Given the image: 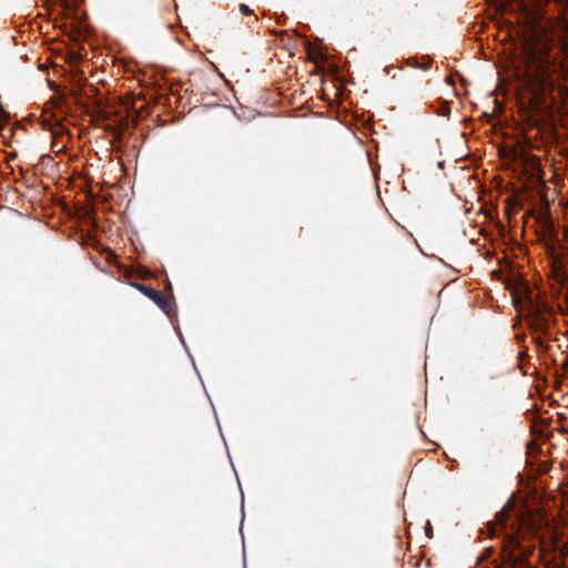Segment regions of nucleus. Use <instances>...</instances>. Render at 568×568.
<instances>
[{
    "mask_svg": "<svg viewBox=\"0 0 568 568\" xmlns=\"http://www.w3.org/2000/svg\"><path fill=\"white\" fill-rule=\"evenodd\" d=\"M565 28H566V31L568 32V24H566Z\"/></svg>",
    "mask_w": 568,
    "mask_h": 568,
    "instance_id": "423d86ee",
    "label": "nucleus"
},
{
    "mask_svg": "<svg viewBox=\"0 0 568 568\" xmlns=\"http://www.w3.org/2000/svg\"><path fill=\"white\" fill-rule=\"evenodd\" d=\"M240 12L244 16H248V14H251L252 11L246 4H241Z\"/></svg>",
    "mask_w": 568,
    "mask_h": 568,
    "instance_id": "39448f33",
    "label": "nucleus"
},
{
    "mask_svg": "<svg viewBox=\"0 0 568 568\" xmlns=\"http://www.w3.org/2000/svg\"><path fill=\"white\" fill-rule=\"evenodd\" d=\"M531 550L525 548L517 537L513 534H506L504 538L503 560L509 568H527L528 556Z\"/></svg>",
    "mask_w": 568,
    "mask_h": 568,
    "instance_id": "f257e3e1",
    "label": "nucleus"
},
{
    "mask_svg": "<svg viewBox=\"0 0 568 568\" xmlns=\"http://www.w3.org/2000/svg\"><path fill=\"white\" fill-rule=\"evenodd\" d=\"M513 511L514 504L511 500H508L504 508L499 513H497L496 520L491 523L488 527V529L490 530V535L493 537L497 536L499 531L506 530L508 527H510V529H514L515 525L518 524L517 514L514 515V518H511Z\"/></svg>",
    "mask_w": 568,
    "mask_h": 568,
    "instance_id": "7ed1b4c3",
    "label": "nucleus"
},
{
    "mask_svg": "<svg viewBox=\"0 0 568 568\" xmlns=\"http://www.w3.org/2000/svg\"><path fill=\"white\" fill-rule=\"evenodd\" d=\"M141 290L152 300L154 301L162 310H165L166 307V301L165 298L160 294L158 293L156 291L154 290H148L145 287H141Z\"/></svg>",
    "mask_w": 568,
    "mask_h": 568,
    "instance_id": "20e7f679",
    "label": "nucleus"
},
{
    "mask_svg": "<svg viewBox=\"0 0 568 568\" xmlns=\"http://www.w3.org/2000/svg\"><path fill=\"white\" fill-rule=\"evenodd\" d=\"M549 49V42L546 39H541L540 36H534L525 40L523 52L528 67L530 68V65L536 64L537 68H542V65L548 62Z\"/></svg>",
    "mask_w": 568,
    "mask_h": 568,
    "instance_id": "f03ea898",
    "label": "nucleus"
}]
</instances>
